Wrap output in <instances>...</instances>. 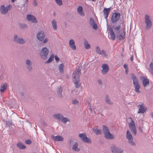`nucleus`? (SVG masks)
<instances>
[{
    "mask_svg": "<svg viewBox=\"0 0 153 153\" xmlns=\"http://www.w3.org/2000/svg\"><path fill=\"white\" fill-rule=\"evenodd\" d=\"M69 45L71 48L73 50H75L76 49V46L75 44V42L73 39L70 40L69 42Z\"/></svg>",
    "mask_w": 153,
    "mask_h": 153,
    "instance_id": "23",
    "label": "nucleus"
},
{
    "mask_svg": "<svg viewBox=\"0 0 153 153\" xmlns=\"http://www.w3.org/2000/svg\"><path fill=\"white\" fill-rule=\"evenodd\" d=\"M89 109L91 112H93V110L94 111V109H93L92 108L91 106L90 107Z\"/></svg>",
    "mask_w": 153,
    "mask_h": 153,
    "instance_id": "50",
    "label": "nucleus"
},
{
    "mask_svg": "<svg viewBox=\"0 0 153 153\" xmlns=\"http://www.w3.org/2000/svg\"><path fill=\"white\" fill-rule=\"evenodd\" d=\"M13 40L15 42L20 44H24L25 42V41L22 38L18 36L17 35H14Z\"/></svg>",
    "mask_w": 153,
    "mask_h": 153,
    "instance_id": "9",
    "label": "nucleus"
},
{
    "mask_svg": "<svg viewBox=\"0 0 153 153\" xmlns=\"http://www.w3.org/2000/svg\"><path fill=\"white\" fill-rule=\"evenodd\" d=\"M145 23L146 24V28L148 30L150 29L152 25V22L151 20L150 17L148 15H146L145 16Z\"/></svg>",
    "mask_w": 153,
    "mask_h": 153,
    "instance_id": "5",
    "label": "nucleus"
},
{
    "mask_svg": "<svg viewBox=\"0 0 153 153\" xmlns=\"http://www.w3.org/2000/svg\"><path fill=\"white\" fill-rule=\"evenodd\" d=\"M97 82H98V83L99 84H102V81H101V80L99 79H98L97 80Z\"/></svg>",
    "mask_w": 153,
    "mask_h": 153,
    "instance_id": "49",
    "label": "nucleus"
},
{
    "mask_svg": "<svg viewBox=\"0 0 153 153\" xmlns=\"http://www.w3.org/2000/svg\"><path fill=\"white\" fill-rule=\"evenodd\" d=\"M111 150L112 153H122L123 152L122 149L117 147L115 145H113L111 147Z\"/></svg>",
    "mask_w": 153,
    "mask_h": 153,
    "instance_id": "13",
    "label": "nucleus"
},
{
    "mask_svg": "<svg viewBox=\"0 0 153 153\" xmlns=\"http://www.w3.org/2000/svg\"><path fill=\"white\" fill-rule=\"evenodd\" d=\"M120 16V13H115L113 14L111 18V21L113 23L116 22L119 19Z\"/></svg>",
    "mask_w": 153,
    "mask_h": 153,
    "instance_id": "12",
    "label": "nucleus"
},
{
    "mask_svg": "<svg viewBox=\"0 0 153 153\" xmlns=\"http://www.w3.org/2000/svg\"><path fill=\"white\" fill-rule=\"evenodd\" d=\"M77 13L80 16H84V14L83 12L82 11V7L81 6H79L77 9Z\"/></svg>",
    "mask_w": 153,
    "mask_h": 153,
    "instance_id": "26",
    "label": "nucleus"
},
{
    "mask_svg": "<svg viewBox=\"0 0 153 153\" xmlns=\"http://www.w3.org/2000/svg\"><path fill=\"white\" fill-rule=\"evenodd\" d=\"M16 0H11L12 2H14Z\"/></svg>",
    "mask_w": 153,
    "mask_h": 153,
    "instance_id": "54",
    "label": "nucleus"
},
{
    "mask_svg": "<svg viewBox=\"0 0 153 153\" xmlns=\"http://www.w3.org/2000/svg\"><path fill=\"white\" fill-rule=\"evenodd\" d=\"M125 33H124V34L118 33L117 36V38L118 39L123 40L124 39L125 37Z\"/></svg>",
    "mask_w": 153,
    "mask_h": 153,
    "instance_id": "28",
    "label": "nucleus"
},
{
    "mask_svg": "<svg viewBox=\"0 0 153 153\" xmlns=\"http://www.w3.org/2000/svg\"><path fill=\"white\" fill-rule=\"evenodd\" d=\"M19 26L21 28H25L26 27L27 25L25 24L20 23L19 24Z\"/></svg>",
    "mask_w": 153,
    "mask_h": 153,
    "instance_id": "42",
    "label": "nucleus"
},
{
    "mask_svg": "<svg viewBox=\"0 0 153 153\" xmlns=\"http://www.w3.org/2000/svg\"><path fill=\"white\" fill-rule=\"evenodd\" d=\"M7 126H10L11 125V122L10 121H8L6 123Z\"/></svg>",
    "mask_w": 153,
    "mask_h": 153,
    "instance_id": "44",
    "label": "nucleus"
},
{
    "mask_svg": "<svg viewBox=\"0 0 153 153\" xmlns=\"http://www.w3.org/2000/svg\"><path fill=\"white\" fill-rule=\"evenodd\" d=\"M28 0H25V3L26 4H27V3H28Z\"/></svg>",
    "mask_w": 153,
    "mask_h": 153,
    "instance_id": "53",
    "label": "nucleus"
},
{
    "mask_svg": "<svg viewBox=\"0 0 153 153\" xmlns=\"http://www.w3.org/2000/svg\"><path fill=\"white\" fill-rule=\"evenodd\" d=\"M105 101L106 103L108 104L112 105L113 104V102L109 99L108 96H106Z\"/></svg>",
    "mask_w": 153,
    "mask_h": 153,
    "instance_id": "32",
    "label": "nucleus"
},
{
    "mask_svg": "<svg viewBox=\"0 0 153 153\" xmlns=\"http://www.w3.org/2000/svg\"><path fill=\"white\" fill-rule=\"evenodd\" d=\"M55 60L56 62H58L59 61V57L57 56H55Z\"/></svg>",
    "mask_w": 153,
    "mask_h": 153,
    "instance_id": "46",
    "label": "nucleus"
},
{
    "mask_svg": "<svg viewBox=\"0 0 153 153\" xmlns=\"http://www.w3.org/2000/svg\"><path fill=\"white\" fill-rule=\"evenodd\" d=\"M11 7L12 6L10 4H9L6 7L4 5H1L0 8L1 13L3 15L6 14L10 9Z\"/></svg>",
    "mask_w": 153,
    "mask_h": 153,
    "instance_id": "8",
    "label": "nucleus"
},
{
    "mask_svg": "<svg viewBox=\"0 0 153 153\" xmlns=\"http://www.w3.org/2000/svg\"><path fill=\"white\" fill-rule=\"evenodd\" d=\"M92 130L96 135H100L102 133L101 130L100 129H99L97 128H93Z\"/></svg>",
    "mask_w": 153,
    "mask_h": 153,
    "instance_id": "25",
    "label": "nucleus"
},
{
    "mask_svg": "<svg viewBox=\"0 0 153 153\" xmlns=\"http://www.w3.org/2000/svg\"><path fill=\"white\" fill-rule=\"evenodd\" d=\"M96 52L97 54L103 55L105 57L107 56L105 51L104 50H102L101 51L100 48L98 46L96 48Z\"/></svg>",
    "mask_w": 153,
    "mask_h": 153,
    "instance_id": "19",
    "label": "nucleus"
},
{
    "mask_svg": "<svg viewBox=\"0 0 153 153\" xmlns=\"http://www.w3.org/2000/svg\"><path fill=\"white\" fill-rule=\"evenodd\" d=\"M45 34L44 32L41 30L39 32L37 35V37L38 39L40 41H42L44 39Z\"/></svg>",
    "mask_w": 153,
    "mask_h": 153,
    "instance_id": "16",
    "label": "nucleus"
},
{
    "mask_svg": "<svg viewBox=\"0 0 153 153\" xmlns=\"http://www.w3.org/2000/svg\"><path fill=\"white\" fill-rule=\"evenodd\" d=\"M149 83V80L147 78H145L143 80V84L144 87L148 86Z\"/></svg>",
    "mask_w": 153,
    "mask_h": 153,
    "instance_id": "27",
    "label": "nucleus"
},
{
    "mask_svg": "<svg viewBox=\"0 0 153 153\" xmlns=\"http://www.w3.org/2000/svg\"><path fill=\"white\" fill-rule=\"evenodd\" d=\"M48 53V49L46 47L43 48L40 53V56L42 59L45 60L47 59V56Z\"/></svg>",
    "mask_w": 153,
    "mask_h": 153,
    "instance_id": "6",
    "label": "nucleus"
},
{
    "mask_svg": "<svg viewBox=\"0 0 153 153\" xmlns=\"http://www.w3.org/2000/svg\"><path fill=\"white\" fill-rule=\"evenodd\" d=\"M51 24L53 29L56 30L57 28V22L56 20L53 19L51 22Z\"/></svg>",
    "mask_w": 153,
    "mask_h": 153,
    "instance_id": "29",
    "label": "nucleus"
},
{
    "mask_svg": "<svg viewBox=\"0 0 153 153\" xmlns=\"http://www.w3.org/2000/svg\"><path fill=\"white\" fill-rule=\"evenodd\" d=\"M102 68L101 72L103 74H105L109 70V67L107 64H104L102 65Z\"/></svg>",
    "mask_w": 153,
    "mask_h": 153,
    "instance_id": "17",
    "label": "nucleus"
},
{
    "mask_svg": "<svg viewBox=\"0 0 153 153\" xmlns=\"http://www.w3.org/2000/svg\"><path fill=\"white\" fill-rule=\"evenodd\" d=\"M79 137H80L82 140L85 143H91V141L90 139L87 137L85 133L79 134Z\"/></svg>",
    "mask_w": 153,
    "mask_h": 153,
    "instance_id": "10",
    "label": "nucleus"
},
{
    "mask_svg": "<svg viewBox=\"0 0 153 153\" xmlns=\"http://www.w3.org/2000/svg\"><path fill=\"white\" fill-rule=\"evenodd\" d=\"M102 131L105 138L107 139H112L114 138V135L110 133L108 128L104 125L102 126Z\"/></svg>",
    "mask_w": 153,
    "mask_h": 153,
    "instance_id": "3",
    "label": "nucleus"
},
{
    "mask_svg": "<svg viewBox=\"0 0 153 153\" xmlns=\"http://www.w3.org/2000/svg\"><path fill=\"white\" fill-rule=\"evenodd\" d=\"M62 89L61 87H60L58 88L57 89V93L59 96L61 97L62 96Z\"/></svg>",
    "mask_w": 153,
    "mask_h": 153,
    "instance_id": "39",
    "label": "nucleus"
},
{
    "mask_svg": "<svg viewBox=\"0 0 153 153\" xmlns=\"http://www.w3.org/2000/svg\"><path fill=\"white\" fill-rule=\"evenodd\" d=\"M120 25L116 26L114 28L115 31L117 33H119L120 31Z\"/></svg>",
    "mask_w": 153,
    "mask_h": 153,
    "instance_id": "37",
    "label": "nucleus"
},
{
    "mask_svg": "<svg viewBox=\"0 0 153 153\" xmlns=\"http://www.w3.org/2000/svg\"><path fill=\"white\" fill-rule=\"evenodd\" d=\"M126 138L128 140V143L132 146H135L136 144L133 141V137L131 134L130 131L128 130L127 131Z\"/></svg>",
    "mask_w": 153,
    "mask_h": 153,
    "instance_id": "7",
    "label": "nucleus"
},
{
    "mask_svg": "<svg viewBox=\"0 0 153 153\" xmlns=\"http://www.w3.org/2000/svg\"><path fill=\"white\" fill-rule=\"evenodd\" d=\"M123 67H124V68L125 69H128V65L127 64H124L123 65Z\"/></svg>",
    "mask_w": 153,
    "mask_h": 153,
    "instance_id": "47",
    "label": "nucleus"
},
{
    "mask_svg": "<svg viewBox=\"0 0 153 153\" xmlns=\"http://www.w3.org/2000/svg\"><path fill=\"white\" fill-rule=\"evenodd\" d=\"M149 68L148 70L151 73L153 74V63L151 62L149 65Z\"/></svg>",
    "mask_w": 153,
    "mask_h": 153,
    "instance_id": "35",
    "label": "nucleus"
},
{
    "mask_svg": "<svg viewBox=\"0 0 153 153\" xmlns=\"http://www.w3.org/2000/svg\"><path fill=\"white\" fill-rule=\"evenodd\" d=\"M25 64L27 69L30 71H31L33 69L32 67V62L29 59L26 60Z\"/></svg>",
    "mask_w": 153,
    "mask_h": 153,
    "instance_id": "14",
    "label": "nucleus"
},
{
    "mask_svg": "<svg viewBox=\"0 0 153 153\" xmlns=\"http://www.w3.org/2000/svg\"><path fill=\"white\" fill-rule=\"evenodd\" d=\"M78 145L77 143H76L73 146L72 149L76 152H78L80 150L79 148H78Z\"/></svg>",
    "mask_w": 153,
    "mask_h": 153,
    "instance_id": "31",
    "label": "nucleus"
},
{
    "mask_svg": "<svg viewBox=\"0 0 153 153\" xmlns=\"http://www.w3.org/2000/svg\"><path fill=\"white\" fill-rule=\"evenodd\" d=\"M128 69H126L125 72H126V74H128Z\"/></svg>",
    "mask_w": 153,
    "mask_h": 153,
    "instance_id": "52",
    "label": "nucleus"
},
{
    "mask_svg": "<svg viewBox=\"0 0 153 153\" xmlns=\"http://www.w3.org/2000/svg\"><path fill=\"white\" fill-rule=\"evenodd\" d=\"M111 9V7L108 8H105L103 10V12L104 15L105 16V18L106 19H107L109 13ZM107 20V19H106V20Z\"/></svg>",
    "mask_w": 153,
    "mask_h": 153,
    "instance_id": "21",
    "label": "nucleus"
},
{
    "mask_svg": "<svg viewBox=\"0 0 153 153\" xmlns=\"http://www.w3.org/2000/svg\"><path fill=\"white\" fill-rule=\"evenodd\" d=\"M90 23L91 25L95 30H96L97 28V25L95 21L93 18L91 17L90 19Z\"/></svg>",
    "mask_w": 153,
    "mask_h": 153,
    "instance_id": "20",
    "label": "nucleus"
},
{
    "mask_svg": "<svg viewBox=\"0 0 153 153\" xmlns=\"http://www.w3.org/2000/svg\"><path fill=\"white\" fill-rule=\"evenodd\" d=\"M130 119L131 120V122L129 123V126L131 131L135 135L137 134V131L135 125L134 121L132 120L131 117Z\"/></svg>",
    "mask_w": 153,
    "mask_h": 153,
    "instance_id": "11",
    "label": "nucleus"
},
{
    "mask_svg": "<svg viewBox=\"0 0 153 153\" xmlns=\"http://www.w3.org/2000/svg\"><path fill=\"white\" fill-rule=\"evenodd\" d=\"M56 2L59 6H61L62 4V2L61 0H55Z\"/></svg>",
    "mask_w": 153,
    "mask_h": 153,
    "instance_id": "41",
    "label": "nucleus"
},
{
    "mask_svg": "<svg viewBox=\"0 0 153 153\" xmlns=\"http://www.w3.org/2000/svg\"><path fill=\"white\" fill-rule=\"evenodd\" d=\"M72 103L75 105H79V102L76 100H73L72 101Z\"/></svg>",
    "mask_w": 153,
    "mask_h": 153,
    "instance_id": "40",
    "label": "nucleus"
},
{
    "mask_svg": "<svg viewBox=\"0 0 153 153\" xmlns=\"http://www.w3.org/2000/svg\"><path fill=\"white\" fill-rule=\"evenodd\" d=\"M25 143L27 144H29L31 143V141L30 139H28L25 141Z\"/></svg>",
    "mask_w": 153,
    "mask_h": 153,
    "instance_id": "43",
    "label": "nucleus"
},
{
    "mask_svg": "<svg viewBox=\"0 0 153 153\" xmlns=\"http://www.w3.org/2000/svg\"><path fill=\"white\" fill-rule=\"evenodd\" d=\"M53 117L55 119H57L64 123H65L67 122L70 121L69 119L64 117L63 115L60 113L54 114L53 115Z\"/></svg>",
    "mask_w": 153,
    "mask_h": 153,
    "instance_id": "4",
    "label": "nucleus"
},
{
    "mask_svg": "<svg viewBox=\"0 0 153 153\" xmlns=\"http://www.w3.org/2000/svg\"><path fill=\"white\" fill-rule=\"evenodd\" d=\"M131 79L133 81V84L135 88V91L137 93H140L139 89L140 88V85L139 83L138 80L136 76L134 74H131Z\"/></svg>",
    "mask_w": 153,
    "mask_h": 153,
    "instance_id": "2",
    "label": "nucleus"
},
{
    "mask_svg": "<svg viewBox=\"0 0 153 153\" xmlns=\"http://www.w3.org/2000/svg\"><path fill=\"white\" fill-rule=\"evenodd\" d=\"M27 19L28 21H31L32 23H37V21L35 17L31 14H28L26 16Z\"/></svg>",
    "mask_w": 153,
    "mask_h": 153,
    "instance_id": "15",
    "label": "nucleus"
},
{
    "mask_svg": "<svg viewBox=\"0 0 153 153\" xmlns=\"http://www.w3.org/2000/svg\"><path fill=\"white\" fill-rule=\"evenodd\" d=\"M101 114L103 116V115H102V114Z\"/></svg>",
    "mask_w": 153,
    "mask_h": 153,
    "instance_id": "57",
    "label": "nucleus"
},
{
    "mask_svg": "<svg viewBox=\"0 0 153 153\" xmlns=\"http://www.w3.org/2000/svg\"><path fill=\"white\" fill-rule=\"evenodd\" d=\"M25 4H26V3H25V2L24 4H23L22 5V7H26Z\"/></svg>",
    "mask_w": 153,
    "mask_h": 153,
    "instance_id": "51",
    "label": "nucleus"
},
{
    "mask_svg": "<svg viewBox=\"0 0 153 153\" xmlns=\"http://www.w3.org/2000/svg\"><path fill=\"white\" fill-rule=\"evenodd\" d=\"M54 58V55L53 54L51 55L49 59L46 61L45 63L47 64L49 63L52 61Z\"/></svg>",
    "mask_w": 153,
    "mask_h": 153,
    "instance_id": "38",
    "label": "nucleus"
},
{
    "mask_svg": "<svg viewBox=\"0 0 153 153\" xmlns=\"http://www.w3.org/2000/svg\"><path fill=\"white\" fill-rule=\"evenodd\" d=\"M131 61L133 60V57H131Z\"/></svg>",
    "mask_w": 153,
    "mask_h": 153,
    "instance_id": "55",
    "label": "nucleus"
},
{
    "mask_svg": "<svg viewBox=\"0 0 153 153\" xmlns=\"http://www.w3.org/2000/svg\"><path fill=\"white\" fill-rule=\"evenodd\" d=\"M63 67L64 65L63 64H60L58 66V69L61 73H63Z\"/></svg>",
    "mask_w": 153,
    "mask_h": 153,
    "instance_id": "36",
    "label": "nucleus"
},
{
    "mask_svg": "<svg viewBox=\"0 0 153 153\" xmlns=\"http://www.w3.org/2000/svg\"><path fill=\"white\" fill-rule=\"evenodd\" d=\"M84 45L85 48L86 49H89L91 48L90 45L88 44L87 41L86 40L84 41Z\"/></svg>",
    "mask_w": 153,
    "mask_h": 153,
    "instance_id": "30",
    "label": "nucleus"
},
{
    "mask_svg": "<svg viewBox=\"0 0 153 153\" xmlns=\"http://www.w3.org/2000/svg\"><path fill=\"white\" fill-rule=\"evenodd\" d=\"M17 146L20 149H24L26 148L25 146H24L23 144L19 142L17 144Z\"/></svg>",
    "mask_w": 153,
    "mask_h": 153,
    "instance_id": "33",
    "label": "nucleus"
},
{
    "mask_svg": "<svg viewBox=\"0 0 153 153\" xmlns=\"http://www.w3.org/2000/svg\"><path fill=\"white\" fill-rule=\"evenodd\" d=\"M139 129H141L140 127H139Z\"/></svg>",
    "mask_w": 153,
    "mask_h": 153,
    "instance_id": "56",
    "label": "nucleus"
},
{
    "mask_svg": "<svg viewBox=\"0 0 153 153\" xmlns=\"http://www.w3.org/2000/svg\"><path fill=\"white\" fill-rule=\"evenodd\" d=\"M33 5L35 6H37V4L35 0H34L33 2Z\"/></svg>",
    "mask_w": 153,
    "mask_h": 153,
    "instance_id": "45",
    "label": "nucleus"
},
{
    "mask_svg": "<svg viewBox=\"0 0 153 153\" xmlns=\"http://www.w3.org/2000/svg\"><path fill=\"white\" fill-rule=\"evenodd\" d=\"M51 138L54 141H62L63 140V137L60 135L55 136L52 135Z\"/></svg>",
    "mask_w": 153,
    "mask_h": 153,
    "instance_id": "18",
    "label": "nucleus"
},
{
    "mask_svg": "<svg viewBox=\"0 0 153 153\" xmlns=\"http://www.w3.org/2000/svg\"><path fill=\"white\" fill-rule=\"evenodd\" d=\"M7 84L5 82L1 86L0 91L2 93L4 91L6 90L7 87Z\"/></svg>",
    "mask_w": 153,
    "mask_h": 153,
    "instance_id": "24",
    "label": "nucleus"
},
{
    "mask_svg": "<svg viewBox=\"0 0 153 153\" xmlns=\"http://www.w3.org/2000/svg\"><path fill=\"white\" fill-rule=\"evenodd\" d=\"M80 74V70L79 68H76L72 74L74 79L73 82L76 88L79 87L80 84L79 82V77Z\"/></svg>",
    "mask_w": 153,
    "mask_h": 153,
    "instance_id": "1",
    "label": "nucleus"
},
{
    "mask_svg": "<svg viewBox=\"0 0 153 153\" xmlns=\"http://www.w3.org/2000/svg\"><path fill=\"white\" fill-rule=\"evenodd\" d=\"M140 106L139 111H138L137 113H144L146 110V108L144 106L143 104L139 105L138 106V107Z\"/></svg>",
    "mask_w": 153,
    "mask_h": 153,
    "instance_id": "22",
    "label": "nucleus"
},
{
    "mask_svg": "<svg viewBox=\"0 0 153 153\" xmlns=\"http://www.w3.org/2000/svg\"><path fill=\"white\" fill-rule=\"evenodd\" d=\"M110 36L112 40H114L115 39L116 36L112 29H111L110 30Z\"/></svg>",
    "mask_w": 153,
    "mask_h": 153,
    "instance_id": "34",
    "label": "nucleus"
},
{
    "mask_svg": "<svg viewBox=\"0 0 153 153\" xmlns=\"http://www.w3.org/2000/svg\"><path fill=\"white\" fill-rule=\"evenodd\" d=\"M48 38H46L45 39H44V40L43 41V43H45L46 42H47L48 41Z\"/></svg>",
    "mask_w": 153,
    "mask_h": 153,
    "instance_id": "48",
    "label": "nucleus"
}]
</instances>
